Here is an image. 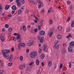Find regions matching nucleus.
Listing matches in <instances>:
<instances>
[{
  "label": "nucleus",
  "mask_w": 74,
  "mask_h": 74,
  "mask_svg": "<svg viewBox=\"0 0 74 74\" xmlns=\"http://www.w3.org/2000/svg\"><path fill=\"white\" fill-rule=\"evenodd\" d=\"M48 65L49 66H52V62L51 61H50L49 62Z\"/></svg>",
  "instance_id": "nucleus-27"
},
{
  "label": "nucleus",
  "mask_w": 74,
  "mask_h": 74,
  "mask_svg": "<svg viewBox=\"0 0 74 74\" xmlns=\"http://www.w3.org/2000/svg\"><path fill=\"white\" fill-rule=\"evenodd\" d=\"M11 52V50H6V53H10Z\"/></svg>",
  "instance_id": "nucleus-26"
},
{
  "label": "nucleus",
  "mask_w": 74,
  "mask_h": 74,
  "mask_svg": "<svg viewBox=\"0 0 74 74\" xmlns=\"http://www.w3.org/2000/svg\"><path fill=\"white\" fill-rule=\"evenodd\" d=\"M21 1L23 4L25 3V1L24 0H21Z\"/></svg>",
  "instance_id": "nucleus-50"
},
{
  "label": "nucleus",
  "mask_w": 74,
  "mask_h": 74,
  "mask_svg": "<svg viewBox=\"0 0 74 74\" xmlns=\"http://www.w3.org/2000/svg\"><path fill=\"white\" fill-rule=\"evenodd\" d=\"M40 57L42 59H44L45 58V55L44 54H42L41 55Z\"/></svg>",
  "instance_id": "nucleus-21"
},
{
  "label": "nucleus",
  "mask_w": 74,
  "mask_h": 74,
  "mask_svg": "<svg viewBox=\"0 0 74 74\" xmlns=\"http://www.w3.org/2000/svg\"><path fill=\"white\" fill-rule=\"evenodd\" d=\"M40 25H38V28H40V27L42 26L43 25V23H40L39 24Z\"/></svg>",
  "instance_id": "nucleus-20"
},
{
  "label": "nucleus",
  "mask_w": 74,
  "mask_h": 74,
  "mask_svg": "<svg viewBox=\"0 0 74 74\" xmlns=\"http://www.w3.org/2000/svg\"><path fill=\"white\" fill-rule=\"evenodd\" d=\"M20 36L21 35H17L16 36L17 41L18 42H20L21 41V38Z\"/></svg>",
  "instance_id": "nucleus-5"
},
{
  "label": "nucleus",
  "mask_w": 74,
  "mask_h": 74,
  "mask_svg": "<svg viewBox=\"0 0 74 74\" xmlns=\"http://www.w3.org/2000/svg\"><path fill=\"white\" fill-rule=\"evenodd\" d=\"M38 31V29H37L35 28L34 29V32H35L37 33V32Z\"/></svg>",
  "instance_id": "nucleus-39"
},
{
  "label": "nucleus",
  "mask_w": 74,
  "mask_h": 74,
  "mask_svg": "<svg viewBox=\"0 0 74 74\" xmlns=\"http://www.w3.org/2000/svg\"><path fill=\"white\" fill-rule=\"evenodd\" d=\"M13 41H16V39L15 38H13Z\"/></svg>",
  "instance_id": "nucleus-56"
},
{
  "label": "nucleus",
  "mask_w": 74,
  "mask_h": 74,
  "mask_svg": "<svg viewBox=\"0 0 74 74\" xmlns=\"http://www.w3.org/2000/svg\"><path fill=\"white\" fill-rule=\"evenodd\" d=\"M12 65V62H10L8 64V66L9 67L11 66Z\"/></svg>",
  "instance_id": "nucleus-30"
},
{
  "label": "nucleus",
  "mask_w": 74,
  "mask_h": 74,
  "mask_svg": "<svg viewBox=\"0 0 74 74\" xmlns=\"http://www.w3.org/2000/svg\"><path fill=\"white\" fill-rule=\"evenodd\" d=\"M22 12H23V11H22L21 10H19L18 11V14H21V13H22Z\"/></svg>",
  "instance_id": "nucleus-23"
},
{
  "label": "nucleus",
  "mask_w": 74,
  "mask_h": 74,
  "mask_svg": "<svg viewBox=\"0 0 74 74\" xmlns=\"http://www.w3.org/2000/svg\"><path fill=\"white\" fill-rule=\"evenodd\" d=\"M23 56H21L20 57V60L21 61H22L23 60Z\"/></svg>",
  "instance_id": "nucleus-31"
},
{
  "label": "nucleus",
  "mask_w": 74,
  "mask_h": 74,
  "mask_svg": "<svg viewBox=\"0 0 74 74\" xmlns=\"http://www.w3.org/2000/svg\"><path fill=\"white\" fill-rule=\"evenodd\" d=\"M12 16L11 15H9L8 16V18H10V17H11Z\"/></svg>",
  "instance_id": "nucleus-57"
},
{
  "label": "nucleus",
  "mask_w": 74,
  "mask_h": 74,
  "mask_svg": "<svg viewBox=\"0 0 74 74\" xmlns=\"http://www.w3.org/2000/svg\"><path fill=\"white\" fill-rule=\"evenodd\" d=\"M29 10H27L25 11V13L26 14H27L28 13H29Z\"/></svg>",
  "instance_id": "nucleus-45"
},
{
  "label": "nucleus",
  "mask_w": 74,
  "mask_h": 74,
  "mask_svg": "<svg viewBox=\"0 0 74 74\" xmlns=\"http://www.w3.org/2000/svg\"><path fill=\"white\" fill-rule=\"evenodd\" d=\"M34 17H35V20H36V21H38V20H39V19H38L37 16H34Z\"/></svg>",
  "instance_id": "nucleus-36"
},
{
  "label": "nucleus",
  "mask_w": 74,
  "mask_h": 74,
  "mask_svg": "<svg viewBox=\"0 0 74 74\" xmlns=\"http://www.w3.org/2000/svg\"><path fill=\"white\" fill-rule=\"evenodd\" d=\"M11 52H14V47H12L11 49Z\"/></svg>",
  "instance_id": "nucleus-40"
},
{
  "label": "nucleus",
  "mask_w": 74,
  "mask_h": 74,
  "mask_svg": "<svg viewBox=\"0 0 74 74\" xmlns=\"http://www.w3.org/2000/svg\"><path fill=\"white\" fill-rule=\"evenodd\" d=\"M36 63L38 66L39 65V64L40 63V61L39 60H38V59H37L36 61Z\"/></svg>",
  "instance_id": "nucleus-18"
},
{
  "label": "nucleus",
  "mask_w": 74,
  "mask_h": 74,
  "mask_svg": "<svg viewBox=\"0 0 74 74\" xmlns=\"http://www.w3.org/2000/svg\"><path fill=\"white\" fill-rule=\"evenodd\" d=\"M27 50H26V52L27 53H28L29 52V49H27Z\"/></svg>",
  "instance_id": "nucleus-54"
},
{
  "label": "nucleus",
  "mask_w": 74,
  "mask_h": 74,
  "mask_svg": "<svg viewBox=\"0 0 74 74\" xmlns=\"http://www.w3.org/2000/svg\"><path fill=\"white\" fill-rule=\"evenodd\" d=\"M17 19L19 21H21L22 20V19L21 17H18Z\"/></svg>",
  "instance_id": "nucleus-25"
},
{
  "label": "nucleus",
  "mask_w": 74,
  "mask_h": 74,
  "mask_svg": "<svg viewBox=\"0 0 74 74\" xmlns=\"http://www.w3.org/2000/svg\"><path fill=\"white\" fill-rule=\"evenodd\" d=\"M43 39H44V37H42L40 40V42H42L43 41Z\"/></svg>",
  "instance_id": "nucleus-28"
},
{
  "label": "nucleus",
  "mask_w": 74,
  "mask_h": 74,
  "mask_svg": "<svg viewBox=\"0 0 74 74\" xmlns=\"http://www.w3.org/2000/svg\"><path fill=\"white\" fill-rule=\"evenodd\" d=\"M42 67H44V62H42Z\"/></svg>",
  "instance_id": "nucleus-62"
},
{
  "label": "nucleus",
  "mask_w": 74,
  "mask_h": 74,
  "mask_svg": "<svg viewBox=\"0 0 74 74\" xmlns=\"http://www.w3.org/2000/svg\"><path fill=\"white\" fill-rule=\"evenodd\" d=\"M12 7L13 10H14V11H15V10H16V6H15V5H13Z\"/></svg>",
  "instance_id": "nucleus-15"
},
{
  "label": "nucleus",
  "mask_w": 74,
  "mask_h": 74,
  "mask_svg": "<svg viewBox=\"0 0 74 74\" xmlns=\"http://www.w3.org/2000/svg\"><path fill=\"white\" fill-rule=\"evenodd\" d=\"M47 48V46H45L44 47L43 51H45L46 49Z\"/></svg>",
  "instance_id": "nucleus-47"
},
{
  "label": "nucleus",
  "mask_w": 74,
  "mask_h": 74,
  "mask_svg": "<svg viewBox=\"0 0 74 74\" xmlns=\"http://www.w3.org/2000/svg\"><path fill=\"white\" fill-rule=\"evenodd\" d=\"M54 69H56V67H57V65H56V64H54Z\"/></svg>",
  "instance_id": "nucleus-60"
},
{
  "label": "nucleus",
  "mask_w": 74,
  "mask_h": 74,
  "mask_svg": "<svg viewBox=\"0 0 74 74\" xmlns=\"http://www.w3.org/2000/svg\"><path fill=\"white\" fill-rule=\"evenodd\" d=\"M70 32V29L69 28L67 29H66V32Z\"/></svg>",
  "instance_id": "nucleus-42"
},
{
  "label": "nucleus",
  "mask_w": 74,
  "mask_h": 74,
  "mask_svg": "<svg viewBox=\"0 0 74 74\" xmlns=\"http://www.w3.org/2000/svg\"><path fill=\"white\" fill-rule=\"evenodd\" d=\"M23 68V65H20L19 66V68L20 70H22Z\"/></svg>",
  "instance_id": "nucleus-17"
},
{
  "label": "nucleus",
  "mask_w": 74,
  "mask_h": 74,
  "mask_svg": "<svg viewBox=\"0 0 74 74\" xmlns=\"http://www.w3.org/2000/svg\"><path fill=\"white\" fill-rule=\"evenodd\" d=\"M42 49H40V50L39 51V53H41L42 52Z\"/></svg>",
  "instance_id": "nucleus-41"
},
{
  "label": "nucleus",
  "mask_w": 74,
  "mask_h": 74,
  "mask_svg": "<svg viewBox=\"0 0 74 74\" xmlns=\"http://www.w3.org/2000/svg\"><path fill=\"white\" fill-rule=\"evenodd\" d=\"M57 38L58 40H60L62 38V36L60 35H58L57 36Z\"/></svg>",
  "instance_id": "nucleus-14"
},
{
  "label": "nucleus",
  "mask_w": 74,
  "mask_h": 74,
  "mask_svg": "<svg viewBox=\"0 0 74 74\" xmlns=\"http://www.w3.org/2000/svg\"><path fill=\"white\" fill-rule=\"evenodd\" d=\"M9 8H10V6L8 5H7L5 7V10H8Z\"/></svg>",
  "instance_id": "nucleus-24"
},
{
  "label": "nucleus",
  "mask_w": 74,
  "mask_h": 74,
  "mask_svg": "<svg viewBox=\"0 0 74 74\" xmlns=\"http://www.w3.org/2000/svg\"><path fill=\"white\" fill-rule=\"evenodd\" d=\"M73 50V47L71 46H69L68 47V50L69 52H71Z\"/></svg>",
  "instance_id": "nucleus-9"
},
{
  "label": "nucleus",
  "mask_w": 74,
  "mask_h": 74,
  "mask_svg": "<svg viewBox=\"0 0 74 74\" xmlns=\"http://www.w3.org/2000/svg\"><path fill=\"white\" fill-rule=\"evenodd\" d=\"M21 46L23 47H26V44L24 43H22L21 44Z\"/></svg>",
  "instance_id": "nucleus-19"
},
{
  "label": "nucleus",
  "mask_w": 74,
  "mask_h": 74,
  "mask_svg": "<svg viewBox=\"0 0 74 74\" xmlns=\"http://www.w3.org/2000/svg\"><path fill=\"white\" fill-rule=\"evenodd\" d=\"M40 38H41V37L38 36V40H40Z\"/></svg>",
  "instance_id": "nucleus-64"
},
{
  "label": "nucleus",
  "mask_w": 74,
  "mask_h": 74,
  "mask_svg": "<svg viewBox=\"0 0 74 74\" xmlns=\"http://www.w3.org/2000/svg\"><path fill=\"white\" fill-rule=\"evenodd\" d=\"M67 4H70V3L69 1H67Z\"/></svg>",
  "instance_id": "nucleus-59"
},
{
  "label": "nucleus",
  "mask_w": 74,
  "mask_h": 74,
  "mask_svg": "<svg viewBox=\"0 0 74 74\" xmlns=\"http://www.w3.org/2000/svg\"><path fill=\"white\" fill-rule=\"evenodd\" d=\"M37 55V52L36 51H34L31 53L30 57L31 58H35Z\"/></svg>",
  "instance_id": "nucleus-1"
},
{
  "label": "nucleus",
  "mask_w": 74,
  "mask_h": 74,
  "mask_svg": "<svg viewBox=\"0 0 74 74\" xmlns=\"http://www.w3.org/2000/svg\"><path fill=\"white\" fill-rule=\"evenodd\" d=\"M2 55L4 58H5L6 59H8L9 58V57H8V56H7L6 54H5V52L3 53H2Z\"/></svg>",
  "instance_id": "nucleus-7"
},
{
  "label": "nucleus",
  "mask_w": 74,
  "mask_h": 74,
  "mask_svg": "<svg viewBox=\"0 0 74 74\" xmlns=\"http://www.w3.org/2000/svg\"><path fill=\"white\" fill-rule=\"evenodd\" d=\"M34 64V62H31L30 63H29V65L32 66V64Z\"/></svg>",
  "instance_id": "nucleus-48"
},
{
  "label": "nucleus",
  "mask_w": 74,
  "mask_h": 74,
  "mask_svg": "<svg viewBox=\"0 0 74 74\" xmlns=\"http://www.w3.org/2000/svg\"><path fill=\"white\" fill-rule=\"evenodd\" d=\"M5 27L6 28H8V27H9V25L7 24H6L5 25Z\"/></svg>",
  "instance_id": "nucleus-34"
},
{
  "label": "nucleus",
  "mask_w": 74,
  "mask_h": 74,
  "mask_svg": "<svg viewBox=\"0 0 74 74\" xmlns=\"http://www.w3.org/2000/svg\"><path fill=\"white\" fill-rule=\"evenodd\" d=\"M5 28H3L2 29V32H5Z\"/></svg>",
  "instance_id": "nucleus-58"
},
{
  "label": "nucleus",
  "mask_w": 74,
  "mask_h": 74,
  "mask_svg": "<svg viewBox=\"0 0 74 74\" xmlns=\"http://www.w3.org/2000/svg\"><path fill=\"white\" fill-rule=\"evenodd\" d=\"M1 67H2V68H3V67H4V64H3V63H2L1 64Z\"/></svg>",
  "instance_id": "nucleus-52"
},
{
  "label": "nucleus",
  "mask_w": 74,
  "mask_h": 74,
  "mask_svg": "<svg viewBox=\"0 0 74 74\" xmlns=\"http://www.w3.org/2000/svg\"><path fill=\"white\" fill-rule=\"evenodd\" d=\"M59 45H58L57 46H56L55 45H54L53 46V47L55 49L56 48V49H58V48H59Z\"/></svg>",
  "instance_id": "nucleus-12"
},
{
  "label": "nucleus",
  "mask_w": 74,
  "mask_h": 74,
  "mask_svg": "<svg viewBox=\"0 0 74 74\" xmlns=\"http://www.w3.org/2000/svg\"><path fill=\"white\" fill-rule=\"evenodd\" d=\"M63 46L64 47H67V44L66 43H64L63 44Z\"/></svg>",
  "instance_id": "nucleus-46"
},
{
  "label": "nucleus",
  "mask_w": 74,
  "mask_h": 74,
  "mask_svg": "<svg viewBox=\"0 0 74 74\" xmlns=\"http://www.w3.org/2000/svg\"><path fill=\"white\" fill-rule=\"evenodd\" d=\"M30 70V68L29 67H27L25 69V71H26V73H27L28 71H29Z\"/></svg>",
  "instance_id": "nucleus-11"
},
{
  "label": "nucleus",
  "mask_w": 74,
  "mask_h": 74,
  "mask_svg": "<svg viewBox=\"0 0 74 74\" xmlns=\"http://www.w3.org/2000/svg\"><path fill=\"white\" fill-rule=\"evenodd\" d=\"M6 50L3 49V50L2 51V53H4L5 52V54H7V53H6L5 52L6 51Z\"/></svg>",
  "instance_id": "nucleus-33"
},
{
  "label": "nucleus",
  "mask_w": 74,
  "mask_h": 74,
  "mask_svg": "<svg viewBox=\"0 0 74 74\" xmlns=\"http://www.w3.org/2000/svg\"><path fill=\"white\" fill-rule=\"evenodd\" d=\"M53 34V32H51L49 34V36L50 37H51V36H52V34Z\"/></svg>",
  "instance_id": "nucleus-29"
},
{
  "label": "nucleus",
  "mask_w": 74,
  "mask_h": 74,
  "mask_svg": "<svg viewBox=\"0 0 74 74\" xmlns=\"http://www.w3.org/2000/svg\"><path fill=\"white\" fill-rule=\"evenodd\" d=\"M8 30L9 32H12V28H9Z\"/></svg>",
  "instance_id": "nucleus-37"
},
{
  "label": "nucleus",
  "mask_w": 74,
  "mask_h": 74,
  "mask_svg": "<svg viewBox=\"0 0 74 74\" xmlns=\"http://www.w3.org/2000/svg\"><path fill=\"white\" fill-rule=\"evenodd\" d=\"M52 22H53L52 20V19H51L50 20L49 23L50 25H51L52 23Z\"/></svg>",
  "instance_id": "nucleus-32"
},
{
  "label": "nucleus",
  "mask_w": 74,
  "mask_h": 74,
  "mask_svg": "<svg viewBox=\"0 0 74 74\" xmlns=\"http://www.w3.org/2000/svg\"><path fill=\"white\" fill-rule=\"evenodd\" d=\"M37 1L38 2V8H41V7L42 6V2L40 1V0H37Z\"/></svg>",
  "instance_id": "nucleus-3"
},
{
  "label": "nucleus",
  "mask_w": 74,
  "mask_h": 74,
  "mask_svg": "<svg viewBox=\"0 0 74 74\" xmlns=\"http://www.w3.org/2000/svg\"><path fill=\"white\" fill-rule=\"evenodd\" d=\"M14 36H19V35H20V34H17L16 33H14Z\"/></svg>",
  "instance_id": "nucleus-44"
},
{
  "label": "nucleus",
  "mask_w": 74,
  "mask_h": 74,
  "mask_svg": "<svg viewBox=\"0 0 74 74\" xmlns=\"http://www.w3.org/2000/svg\"><path fill=\"white\" fill-rule=\"evenodd\" d=\"M1 39L2 41V42H3L4 41V36H1Z\"/></svg>",
  "instance_id": "nucleus-16"
},
{
  "label": "nucleus",
  "mask_w": 74,
  "mask_h": 74,
  "mask_svg": "<svg viewBox=\"0 0 74 74\" xmlns=\"http://www.w3.org/2000/svg\"><path fill=\"white\" fill-rule=\"evenodd\" d=\"M63 67V65L62 64H60V67H59V69H62V67Z\"/></svg>",
  "instance_id": "nucleus-43"
},
{
  "label": "nucleus",
  "mask_w": 74,
  "mask_h": 74,
  "mask_svg": "<svg viewBox=\"0 0 74 74\" xmlns=\"http://www.w3.org/2000/svg\"><path fill=\"white\" fill-rule=\"evenodd\" d=\"M23 31H24V32H26V28H23Z\"/></svg>",
  "instance_id": "nucleus-55"
},
{
  "label": "nucleus",
  "mask_w": 74,
  "mask_h": 74,
  "mask_svg": "<svg viewBox=\"0 0 74 74\" xmlns=\"http://www.w3.org/2000/svg\"><path fill=\"white\" fill-rule=\"evenodd\" d=\"M13 56L12 54H10L9 57V60L10 62L12 61V59H13Z\"/></svg>",
  "instance_id": "nucleus-8"
},
{
  "label": "nucleus",
  "mask_w": 74,
  "mask_h": 74,
  "mask_svg": "<svg viewBox=\"0 0 74 74\" xmlns=\"http://www.w3.org/2000/svg\"><path fill=\"white\" fill-rule=\"evenodd\" d=\"M34 22L35 23H37L38 22L37 20H36L35 21H34Z\"/></svg>",
  "instance_id": "nucleus-63"
},
{
  "label": "nucleus",
  "mask_w": 74,
  "mask_h": 74,
  "mask_svg": "<svg viewBox=\"0 0 74 74\" xmlns=\"http://www.w3.org/2000/svg\"><path fill=\"white\" fill-rule=\"evenodd\" d=\"M15 11L12 10V14H14V13H15Z\"/></svg>",
  "instance_id": "nucleus-61"
},
{
  "label": "nucleus",
  "mask_w": 74,
  "mask_h": 74,
  "mask_svg": "<svg viewBox=\"0 0 74 74\" xmlns=\"http://www.w3.org/2000/svg\"><path fill=\"white\" fill-rule=\"evenodd\" d=\"M70 17H69L67 19V22H69V21H70Z\"/></svg>",
  "instance_id": "nucleus-49"
},
{
  "label": "nucleus",
  "mask_w": 74,
  "mask_h": 74,
  "mask_svg": "<svg viewBox=\"0 0 74 74\" xmlns=\"http://www.w3.org/2000/svg\"><path fill=\"white\" fill-rule=\"evenodd\" d=\"M18 49H21V44H19L18 45Z\"/></svg>",
  "instance_id": "nucleus-35"
},
{
  "label": "nucleus",
  "mask_w": 74,
  "mask_h": 74,
  "mask_svg": "<svg viewBox=\"0 0 74 74\" xmlns=\"http://www.w3.org/2000/svg\"><path fill=\"white\" fill-rule=\"evenodd\" d=\"M45 33L44 31L40 30L39 32V34L40 36H44L45 34Z\"/></svg>",
  "instance_id": "nucleus-4"
},
{
  "label": "nucleus",
  "mask_w": 74,
  "mask_h": 74,
  "mask_svg": "<svg viewBox=\"0 0 74 74\" xmlns=\"http://www.w3.org/2000/svg\"><path fill=\"white\" fill-rule=\"evenodd\" d=\"M11 34V32H10L8 34V37H10V35Z\"/></svg>",
  "instance_id": "nucleus-53"
},
{
  "label": "nucleus",
  "mask_w": 74,
  "mask_h": 74,
  "mask_svg": "<svg viewBox=\"0 0 74 74\" xmlns=\"http://www.w3.org/2000/svg\"><path fill=\"white\" fill-rule=\"evenodd\" d=\"M58 40H56L55 41V44H57L58 42Z\"/></svg>",
  "instance_id": "nucleus-51"
},
{
  "label": "nucleus",
  "mask_w": 74,
  "mask_h": 74,
  "mask_svg": "<svg viewBox=\"0 0 74 74\" xmlns=\"http://www.w3.org/2000/svg\"><path fill=\"white\" fill-rule=\"evenodd\" d=\"M72 23L71 25L72 27H74V21H72Z\"/></svg>",
  "instance_id": "nucleus-22"
},
{
  "label": "nucleus",
  "mask_w": 74,
  "mask_h": 74,
  "mask_svg": "<svg viewBox=\"0 0 74 74\" xmlns=\"http://www.w3.org/2000/svg\"><path fill=\"white\" fill-rule=\"evenodd\" d=\"M20 0H16V2L18 7H21V3H20Z\"/></svg>",
  "instance_id": "nucleus-6"
},
{
  "label": "nucleus",
  "mask_w": 74,
  "mask_h": 74,
  "mask_svg": "<svg viewBox=\"0 0 74 74\" xmlns=\"http://www.w3.org/2000/svg\"><path fill=\"white\" fill-rule=\"evenodd\" d=\"M69 68H71V62H70L69 63Z\"/></svg>",
  "instance_id": "nucleus-38"
},
{
  "label": "nucleus",
  "mask_w": 74,
  "mask_h": 74,
  "mask_svg": "<svg viewBox=\"0 0 74 74\" xmlns=\"http://www.w3.org/2000/svg\"><path fill=\"white\" fill-rule=\"evenodd\" d=\"M71 37H72V36H71V34H69L68 36H67V37H66V38L68 40H70V38Z\"/></svg>",
  "instance_id": "nucleus-10"
},
{
  "label": "nucleus",
  "mask_w": 74,
  "mask_h": 74,
  "mask_svg": "<svg viewBox=\"0 0 74 74\" xmlns=\"http://www.w3.org/2000/svg\"><path fill=\"white\" fill-rule=\"evenodd\" d=\"M70 46H72L73 47L74 46V42L73 41L71 42L69 44Z\"/></svg>",
  "instance_id": "nucleus-13"
},
{
  "label": "nucleus",
  "mask_w": 74,
  "mask_h": 74,
  "mask_svg": "<svg viewBox=\"0 0 74 74\" xmlns=\"http://www.w3.org/2000/svg\"><path fill=\"white\" fill-rule=\"evenodd\" d=\"M29 42L27 43V46L28 47H29L32 45V44H33V42H34V40H30L29 41Z\"/></svg>",
  "instance_id": "nucleus-2"
}]
</instances>
